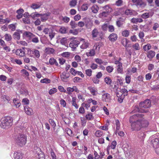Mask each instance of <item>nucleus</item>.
Instances as JSON below:
<instances>
[{"label":"nucleus","instance_id":"4468645a","mask_svg":"<svg viewBox=\"0 0 159 159\" xmlns=\"http://www.w3.org/2000/svg\"><path fill=\"white\" fill-rule=\"evenodd\" d=\"M16 55L20 57H24L25 56V52L24 49H18L16 50Z\"/></svg>","mask_w":159,"mask_h":159},{"label":"nucleus","instance_id":"473e14b6","mask_svg":"<svg viewBox=\"0 0 159 159\" xmlns=\"http://www.w3.org/2000/svg\"><path fill=\"white\" fill-rule=\"evenodd\" d=\"M49 62L51 65L55 64L56 66H58V64L56 60L53 58H51L49 59Z\"/></svg>","mask_w":159,"mask_h":159},{"label":"nucleus","instance_id":"774afa93","mask_svg":"<svg viewBox=\"0 0 159 159\" xmlns=\"http://www.w3.org/2000/svg\"><path fill=\"white\" fill-rule=\"evenodd\" d=\"M108 28L109 32H112L114 31L115 28L112 25H109Z\"/></svg>","mask_w":159,"mask_h":159},{"label":"nucleus","instance_id":"aec40b11","mask_svg":"<svg viewBox=\"0 0 159 159\" xmlns=\"http://www.w3.org/2000/svg\"><path fill=\"white\" fill-rule=\"evenodd\" d=\"M136 5L139 6L140 7H144L146 5V3L142 0H138L137 3L135 4Z\"/></svg>","mask_w":159,"mask_h":159},{"label":"nucleus","instance_id":"c756f323","mask_svg":"<svg viewBox=\"0 0 159 159\" xmlns=\"http://www.w3.org/2000/svg\"><path fill=\"white\" fill-rule=\"evenodd\" d=\"M45 52L48 54H53L54 53L55 50L53 48L48 47L46 48Z\"/></svg>","mask_w":159,"mask_h":159},{"label":"nucleus","instance_id":"37998d69","mask_svg":"<svg viewBox=\"0 0 159 159\" xmlns=\"http://www.w3.org/2000/svg\"><path fill=\"white\" fill-rule=\"evenodd\" d=\"M13 102L16 107H19L20 105V103L19 102L18 100L16 99H14L13 100Z\"/></svg>","mask_w":159,"mask_h":159},{"label":"nucleus","instance_id":"e433bc0d","mask_svg":"<svg viewBox=\"0 0 159 159\" xmlns=\"http://www.w3.org/2000/svg\"><path fill=\"white\" fill-rule=\"evenodd\" d=\"M31 39L32 41L34 43H37L39 41L38 37H36L34 34Z\"/></svg>","mask_w":159,"mask_h":159},{"label":"nucleus","instance_id":"a19ab883","mask_svg":"<svg viewBox=\"0 0 159 159\" xmlns=\"http://www.w3.org/2000/svg\"><path fill=\"white\" fill-rule=\"evenodd\" d=\"M5 39L7 41H9L11 40L12 37L11 35L8 34H6L4 35Z\"/></svg>","mask_w":159,"mask_h":159},{"label":"nucleus","instance_id":"ddd939ff","mask_svg":"<svg viewBox=\"0 0 159 159\" xmlns=\"http://www.w3.org/2000/svg\"><path fill=\"white\" fill-rule=\"evenodd\" d=\"M22 33V32L21 30H19L17 32H15L12 35L13 38L15 39L18 40L20 39V33Z\"/></svg>","mask_w":159,"mask_h":159},{"label":"nucleus","instance_id":"5701e85b","mask_svg":"<svg viewBox=\"0 0 159 159\" xmlns=\"http://www.w3.org/2000/svg\"><path fill=\"white\" fill-rule=\"evenodd\" d=\"M102 8L103 9V10H104V11L105 12H107V13L109 14L112 11V8L108 5H107L103 7H102Z\"/></svg>","mask_w":159,"mask_h":159},{"label":"nucleus","instance_id":"39448f33","mask_svg":"<svg viewBox=\"0 0 159 159\" xmlns=\"http://www.w3.org/2000/svg\"><path fill=\"white\" fill-rule=\"evenodd\" d=\"M154 148H155V152L159 155V139L155 138L151 141Z\"/></svg>","mask_w":159,"mask_h":159},{"label":"nucleus","instance_id":"338daca9","mask_svg":"<svg viewBox=\"0 0 159 159\" xmlns=\"http://www.w3.org/2000/svg\"><path fill=\"white\" fill-rule=\"evenodd\" d=\"M22 102L23 105H28L29 104V100L27 98H24L22 101Z\"/></svg>","mask_w":159,"mask_h":159},{"label":"nucleus","instance_id":"4d7b16f0","mask_svg":"<svg viewBox=\"0 0 159 159\" xmlns=\"http://www.w3.org/2000/svg\"><path fill=\"white\" fill-rule=\"evenodd\" d=\"M70 24L71 26L72 29H74L76 28L77 25V24L75 22L73 21H71L70 22Z\"/></svg>","mask_w":159,"mask_h":159},{"label":"nucleus","instance_id":"6e6d98bb","mask_svg":"<svg viewBox=\"0 0 159 159\" xmlns=\"http://www.w3.org/2000/svg\"><path fill=\"white\" fill-rule=\"evenodd\" d=\"M59 31L61 34H65L66 33V29L64 27H61Z\"/></svg>","mask_w":159,"mask_h":159},{"label":"nucleus","instance_id":"b1692460","mask_svg":"<svg viewBox=\"0 0 159 159\" xmlns=\"http://www.w3.org/2000/svg\"><path fill=\"white\" fill-rule=\"evenodd\" d=\"M24 110L26 114L29 115H31V113L33 111L28 106L24 107Z\"/></svg>","mask_w":159,"mask_h":159},{"label":"nucleus","instance_id":"603ef678","mask_svg":"<svg viewBox=\"0 0 159 159\" xmlns=\"http://www.w3.org/2000/svg\"><path fill=\"white\" fill-rule=\"evenodd\" d=\"M109 14L104 11H102L101 13H100L99 15L102 17H107L109 15Z\"/></svg>","mask_w":159,"mask_h":159},{"label":"nucleus","instance_id":"c03bdc74","mask_svg":"<svg viewBox=\"0 0 159 159\" xmlns=\"http://www.w3.org/2000/svg\"><path fill=\"white\" fill-rule=\"evenodd\" d=\"M41 14H40L38 13L37 12H35L34 13H32L30 15V16L33 19H35L36 17H39L40 16V15Z\"/></svg>","mask_w":159,"mask_h":159},{"label":"nucleus","instance_id":"58836bf2","mask_svg":"<svg viewBox=\"0 0 159 159\" xmlns=\"http://www.w3.org/2000/svg\"><path fill=\"white\" fill-rule=\"evenodd\" d=\"M55 33L54 32V31L51 30H50V31L49 33V36L51 40L53 39L55 35Z\"/></svg>","mask_w":159,"mask_h":159},{"label":"nucleus","instance_id":"2eb2a0df","mask_svg":"<svg viewBox=\"0 0 159 159\" xmlns=\"http://www.w3.org/2000/svg\"><path fill=\"white\" fill-rule=\"evenodd\" d=\"M14 157L15 159H21L23 158V156L20 152L17 151L14 152Z\"/></svg>","mask_w":159,"mask_h":159},{"label":"nucleus","instance_id":"f3484780","mask_svg":"<svg viewBox=\"0 0 159 159\" xmlns=\"http://www.w3.org/2000/svg\"><path fill=\"white\" fill-rule=\"evenodd\" d=\"M108 38L111 41L114 42L116 40L117 36L116 34L112 33L109 36Z\"/></svg>","mask_w":159,"mask_h":159},{"label":"nucleus","instance_id":"c9c22d12","mask_svg":"<svg viewBox=\"0 0 159 159\" xmlns=\"http://www.w3.org/2000/svg\"><path fill=\"white\" fill-rule=\"evenodd\" d=\"M116 133L117 132V131L119 130L120 128V123L118 120H116Z\"/></svg>","mask_w":159,"mask_h":159},{"label":"nucleus","instance_id":"680f3d73","mask_svg":"<svg viewBox=\"0 0 159 159\" xmlns=\"http://www.w3.org/2000/svg\"><path fill=\"white\" fill-rule=\"evenodd\" d=\"M102 134V132L101 130H97L96 132L95 135L97 137H100Z\"/></svg>","mask_w":159,"mask_h":159},{"label":"nucleus","instance_id":"393cba45","mask_svg":"<svg viewBox=\"0 0 159 159\" xmlns=\"http://www.w3.org/2000/svg\"><path fill=\"white\" fill-rule=\"evenodd\" d=\"M92 11L94 13H96L98 12L99 8L97 5H93L91 8Z\"/></svg>","mask_w":159,"mask_h":159},{"label":"nucleus","instance_id":"423d86ee","mask_svg":"<svg viewBox=\"0 0 159 159\" xmlns=\"http://www.w3.org/2000/svg\"><path fill=\"white\" fill-rule=\"evenodd\" d=\"M151 102L149 99H146L144 101L141 102L139 103V106L141 108L144 109L148 108L150 107L151 106Z\"/></svg>","mask_w":159,"mask_h":159},{"label":"nucleus","instance_id":"a878e982","mask_svg":"<svg viewBox=\"0 0 159 159\" xmlns=\"http://www.w3.org/2000/svg\"><path fill=\"white\" fill-rule=\"evenodd\" d=\"M88 89L90 91L91 93L93 95H96V93L97 92V89L95 88L89 86L88 87Z\"/></svg>","mask_w":159,"mask_h":159},{"label":"nucleus","instance_id":"052dcab7","mask_svg":"<svg viewBox=\"0 0 159 159\" xmlns=\"http://www.w3.org/2000/svg\"><path fill=\"white\" fill-rule=\"evenodd\" d=\"M8 27L9 28L11 29L12 31H14L16 29V26L15 24H10L9 25Z\"/></svg>","mask_w":159,"mask_h":159},{"label":"nucleus","instance_id":"7c9ffc66","mask_svg":"<svg viewBox=\"0 0 159 159\" xmlns=\"http://www.w3.org/2000/svg\"><path fill=\"white\" fill-rule=\"evenodd\" d=\"M95 54V51L93 49L90 50L89 52H86V55L88 57H92Z\"/></svg>","mask_w":159,"mask_h":159},{"label":"nucleus","instance_id":"de8ad7c7","mask_svg":"<svg viewBox=\"0 0 159 159\" xmlns=\"http://www.w3.org/2000/svg\"><path fill=\"white\" fill-rule=\"evenodd\" d=\"M1 98L3 99L4 101L7 100L8 102L10 100V98L9 96H6L5 95H3L1 96Z\"/></svg>","mask_w":159,"mask_h":159},{"label":"nucleus","instance_id":"3c124183","mask_svg":"<svg viewBox=\"0 0 159 159\" xmlns=\"http://www.w3.org/2000/svg\"><path fill=\"white\" fill-rule=\"evenodd\" d=\"M23 22L25 24H29L30 23V21L29 17H25L22 19Z\"/></svg>","mask_w":159,"mask_h":159},{"label":"nucleus","instance_id":"6e6552de","mask_svg":"<svg viewBox=\"0 0 159 159\" xmlns=\"http://www.w3.org/2000/svg\"><path fill=\"white\" fill-rule=\"evenodd\" d=\"M80 43L79 40L74 38V39L70 41L69 43V46L71 48L75 49L79 44Z\"/></svg>","mask_w":159,"mask_h":159},{"label":"nucleus","instance_id":"412c9836","mask_svg":"<svg viewBox=\"0 0 159 159\" xmlns=\"http://www.w3.org/2000/svg\"><path fill=\"white\" fill-rule=\"evenodd\" d=\"M143 21L141 18H133L131 20V22L134 24H137L138 23H141Z\"/></svg>","mask_w":159,"mask_h":159},{"label":"nucleus","instance_id":"e2e57ef3","mask_svg":"<svg viewBox=\"0 0 159 159\" xmlns=\"http://www.w3.org/2000/svg\"><path fill=\"white\" fill-rule=\"evenodd\" d=\"M40 82L42 83H48L50 82V80L48 78H45L42 79Z\"/></svg>","mask_w":159,"mask_h":159},{"label":"nucleus","instance_id":"f704fd0d","mask_svg":"<svg viewBox=\"0 0 159 159\" xmlns=\"http://www.w3.org/2000/svg\"><path fill=\"white\" fill-rule=\"evenodd\" d=\"M21 73L23 76L25 77H28L29 75L28 72L25 69H23L21 70Z\"/></svg>","mask_w":159,"mask_h":159},{"label":"nucleus","instance_id":"0e129e2a","mask_svg":"<svg viewBox=\"0 0 159 159\" xmlns=\"http://www.w3.org/2000/svg\"><path fill=\"white\" fill-rule=\"evenodd\" d=\"M70 19L67 16L62 17V20L65 23H67L70 21Z\"/></svg>","mask_w":159,"mask_h":159},{"label":"nucleus","instance_id":"69168bd1","mask_svg":"<svg viewBox=\"0 0 159 159\" xmlns=\"http://www.w3.org/2000/svg\"><path fill=\"white\" fill-rule=\"evenodd\" d=\"M86 74L89 76H90L92 75V70L91 69L86 70L85 71Z\"/></svg>","mask_w":159,"mask_h":159},{"label":"nucleus","instance_id":"5fc2aeb1","mask_svg":"<svg viewBox=\"0 0 159 159\" xmlns=\"http://www.w3.org/2000/svg\"><path fill=\"white\" fill-rule=\"evenodd\" d=\"M132 47L135 50H139L140 49V47L139 43H135L132 46Z\"/></svg>","mask_w":159,"mask_h":159},{"label":"nucleus","instance_id":"09e8293b","mask_svg":"<svg viewBox=\"0 0 159 159\" xmlns=\"http://www.w3.org/2000/svg\"><path fill=\"white\" fill-rule=\"evenodd\" d=\"M151 46L149 44H148L143 46V48L145 51H147L151 49Z\"/></svg>","mask_w":159,"mask_h":159},{"label":"nucleus","instance_id":"79ce46f5","mask_svg":"<svg viewBox=\"0 0 159 159\" xmlns=\"http://www.w3.org/2000/svg\"><path fill=\"white\" fill-rule=\"evenodd\" d=\"M86 119L88 120H93L94 119V117L92 115V114L91 113L88 114L86 116Z\"/></svg>","mask_w":159,"mask_h":159},{"label":"nucleus","instance_id":"bf43d9fd","mask_svg":"<svg viewBox=\"0 0 159 159\" xmlns=\"http://www.w3.org/2000/svg\"><path fill=\"white\" fill-rule=\"evenodd\" d=\"M151 101H152V102L154 103V104L156 103H157L158 100V98H156V97L155 96H152V97L151 98Z\"/></svg>","mask_w":159,"mask_h":159},{"label":"nucleus","instance_id":"20e7f679","mask_svg":"<svg viewBox=\"0 0 159 159\" xmlns=\"http://www.w3.org/2000/svg\"><path fill=\"white\" fill-rule=\"evenodd\" d=\"M91 35L93 38L99 36V39L101 40L102 39L103 36V33L102 31L99 32L97 29L94 28L91 32Z\"/></svg>","mask_w":159,"mask_h":159},{"label":"nucleus","instance_id":"c85d7f7f","mask_svg":"<svg viewBox=\"0 0 159 159\" xmlns=\"http://www.w3.org/2000/svg\"><path fill=\"white\" fill-rule=\"evenodd\" d=\"M117 71L118 73L122 74L123 70L122 67V64H120L117 66Z\"/></svg>","mask_w":159,"mask_h":159},{"label":"nucleus","instance_id":"a211bd4d","mask_svg":"<svg viewBox=\"0 0 159 159\" xmlns=\"http://www.w3.org/2000/svg\"><path fill=\"white\" fill-rule=\"evenodd\" d=\"M89 43L87 41H84L80 45V48L82 49H86L89 47Z\"/></svg>","mask_w":159,"mask_h":159},{"label":"nucleus","instance_id":"cd10ccee","mask_svg":"<svg viewBox=\"0 0 159 159\" xmlns=\"http://www.w3.org/2000/svg\"><path fill=\"white\" fill-rule=\"evenodd\" d=\"M134 12L135 11L129 9H127L125 11V14L127 15H133L134 16Z\"/></svg>","mask_w":159,"mask_h":159},{"label":"nucleus","instance_id":"49530a36","mask_svg":"<svg viewBox=\"0 0 159 159\" xmlns=\"http://www.w3.org/2000/svg\"><path fill=\"white\" fill-rule=\"evenodd\" d=\"M89 5L87 4H83L81 7L82 11H85L88 9Z\"/></svg>","mask_w":159,"mask_h":159},{"label":"nucleus","instance_id":"72a5a7b5","mask_svg":"<svg viewBox=\"0 0 159 159\" xmlns=\"http://www.w3.org/2000/svg\"><path fill=\"white\" fill-rule=\"evenodd\" d=\"M76 98L75 97H73L72 98V104L73 106H74V107L76 109H78V106L76 102Z\"/></svg>","mask_w":159,"mask_h":159},{"label":"nucleus","instance_id":"9d476101","mask_svg":"<svg viewBox=\"0 0 159 159\" xmlns=\"http://www.w3.org/2000/svg\"><path fill=\"white\" fill-rule=\"evenodd\" d=\"M137 112L142 113L147 112L145 110L141 108H139L138 105H136L135 106L133 107V110L131 112L134 113Z\"/></svg>","mask_w":159,"mask_h":159},{"label":"nucleus","instance_id":"4c0bfd02","mask_svg":"<svg viewBox=\"0 0 159 159\" xmlns=\"http://www.w3.org/2000/svg\"><path fill=\"white\" fill-rule=\"evenodd\" d=\"M77 3V0H71L69 2V5L71 7H74L76 5Z\"/></svg>","mask_w":159,"mask_h":159},{"label":"nucleus","instance_id":"13d9d810","mask_svg":"<svg viewBox=\"0 0 159 159\" xmlns=\"http://www.w3.org/2000/svg\"><path fill=\"white\" fill-rule=\"evenodd\" d=\"M57 92V89L56 88H54L50 89L49 92V93L50 95H52L56 93Z\"/></svg>","mask_w":159,"mask_h":159},{"label":"nucleus","instance_id":"864d4df0","mask_svg":"<svg viewBox=\"0 0 159 159\" xmlns=\"http://www.w3.org/2000/svg\"><path fill=\"white\" fill-rule=\"evenodd\" d=\"M122 35L124 37H127L129 35V32L128 30H125L122 32Z\"/></svg>","mask_w":159,"mask_h":159},{"label":"nucleus","instance_id":"8fccbe9b","mask_svg":"<svg viewBox=\"0 0 159 159\" xmlns=\"http://www.w3.org/2000/svg\"><path fill=\"white\" fill-rule=\"evenodd\" d=\"M128 43V40L126 39L125 38L122 39L121 43L124 46L126 47L127 46Z\"/></svg>","mask_w":159,"mask_h":159},{"label":"nucleus","instance_id":"0eeeda50","mask_svg":"<svg viewBox=\"0 0 159 159\" xmlns=\"http://www.w3.org/2000/svg\"><path fill=\"white\" fill-rule=\"evenodd\" d=\"M28 53L30 52L29 54L30 55V57H31L33 56V55H31V54H33L35 57L37 58H39L40 57L39 52L37 49H34L33 50H32L31 49L28 48Z\"/></svg>","mask_w":159,"mask_h":159},{"label":"nucleus","instance_id":"f257e3e1","mask_svg":"<svg viewBox=\"0 0 159 159\" xmlns=\"http://www.w3.org/2000/svg\"><path fill=\"white\" fill-rule=\"evenodd\" d=\"M129 121L131 123L132 129L138 131L141 128L147 127L149 123L142 114L134 115L130 117Z\"/></svg>","mask_w":159,"mask_h":159},{"label":"nucleus","instance_id":"9b49d317","mask_svg":"<svg viewBox=\"0 0 159 159\" xmlns=\"http://www.w3.org/2000/svg\"><path fill=\"white\" fill-rule=\"evenodd\" d=\"M36 153L38 155L37 158L39 159H45V155L40 148H38L37 149Z\"/></svg>","mask_w":159,"mask_h":159},{"label":"nucleus","instance_id":"4be33fe9","mask_svg":"<svg viewBox=\"0 0 159 159\" xmlns=\"http://www.w3.org/2000/svg\"><path fill=\"white\" fill-rule=\"evenodd\" d=\"M155 52L154 51L150 50L149 51L147 54V57L151 60L155 56Z\"/></svg>","mask_w":159,"mask_h":159},{"label":"nucleus","instance_id":"1a4fd4ad","mask_svg":"<svg viewBox=\"0 0 159 159\" xmlns=\"http://www.w3.org/2000/svg\"><path fill=\"white\" fill-rule=\"evenodd\" d=\"M111 100L110 94L108 93H105L102 95V100L104 102L109 103Z\"/></svg>","mask_w":159,"mask_h":159},{"label":"nucleus","instance_id":"2f4dec72","mask_svg":"<svg viewBox=\"0 0 159 159\" xmlns=\"http://www.w3.org/2000/svg\"><path fill=\"white\" fill-rule=\"evenodd\" d=\"M60 42L61 44L66 46L67 43V38H61Z\"/></svg>","mask_w":159,"mask_h":159},{"label":"nucleus","instance_id":"f8f14e48","mask_svg":"<svg viewBox=\"0 0 159 159\" xmlns=\"http://www.w3.org/2000/svg\"><path fill=\"white\" fill-rule=\"evenodd\" d=\"M145 134L144 132L142 131H140L138 133L137 136L139 140L140 141L143 142L145 137Z\"/></svg>","mask_w":159,"mask_h":159},{"label":"nucleus","instance_id":"7ed1b4c3","mask_svg":"<svg viewBox=\"0 0 159 159\" xmlns=\"http://www.w3.org/2000/svg\"><path fill=\"white\" fill-rule=\"evenodd\" d=\"M13 119L11 117L7 116L1 118L0 126L3 129H7L12 125Z\"/></svg>","mask_w":159,"mask_h":159},{"label":"nucleus","instance_id":"6ab92c4d","mask_svg":"<svg viewBox=\"0 0 159 159\" xmlns=\"http://www.w3.org/2000/svg\"><path fill=\"white\" fill-rule=\"evenodd\" d=\"M41 15V20L42 21L44 22L47 20L48 19V17L50 15L49 13L40 14Z\"/></svg>","mask_w":159,"mask_h":159},{"label":"nucleus","instance_id":"a18cd8bd","mask_svg":"<svg viewBox=\"0 0 159 159\" xmlns=\"http://www.w3.org/2000/svg\"><path fill=\"white\" fill-rule=\"evenodd\" d=\"M24 35L27 37H29L31 39L34 34L29 32L26 31L24 33Z\"/></svg>","mask_w":159,"mask_h":159},{"label":"nucleus","instance_id":"f03ea898","mask_svg":"<svg viewBox=\"0 0 159 159\" xmlns=\"http://www.w3.org/2000/svg\"><path fill=\"white\" fill-rule=\"evenodd\" d=\"M21 129L19 126H16L15 128V133L19 134L15 137V140L18 145L22 146L25 145L26 142V137L23 134L20 133Z\"/></svg>","mask_w":159,"mask_h":159},{"label":"nucleus","instance_id":"dca6fc26","mask_svg":"<svg viewBox=\"0 0 159 159\" xmlns=\"http://www.w3.org/2000/svg\"><path fill=\"white\" fill-rule=\"evenodd\" d=\"M61 77L62 81L66 82L67 81V79L69 77V75L64 72L61 75Z\"/></svg>","mask_w":159,"mask_h":159},{"label":"nucleus","instance_id":"ea45409f","mask_svg":"<svg viewBox=\"0 0 159 159\" xmlns=\"http://www.w3.org/2000/svg\"><path fill=\"white\" fill-rule=\"evenodd\" d=\"M41 6V4L34 3L32 4L31 7L34 9L39 8Z\"/></svg>","mask_w":159,"mask_h":159},{"label":"nucleus","instance_id":"bb28decb","mask_svg":"<svg viewBox=\"0 0 159 159\" xmlns=\"http://www.w3.org/2000/svg\"><path fill=\"white\" fill-rule=\"evenodd\" d=\"M115 93H116L117 96L118 98L120 97L123 95L121 89L117 88L116 89Z\"/></svg>","mask_w":159,"mask_h":159}]
</instances>
